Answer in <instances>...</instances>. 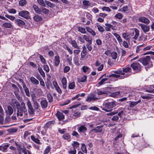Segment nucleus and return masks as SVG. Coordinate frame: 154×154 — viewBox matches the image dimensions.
Here are the masks:
<instances>
[{"label":"nucleus","mask_w":154,"mask_h":154,"mask_svg":"<svg viewBox=\"0 0 154 154\" xmlns=\"http://www.w3.org/2000/svg\"><path fill=\"white\" fill-rule=\"evenodd\" d=\"M117 102L115 101L108 103L105 102L103 103V105L105 108H102V109L107 112H110L112 110L111 109L107 110L106 108L111 109L116 106L117 105Z\"/></svg>","instance_id":"nucleus-3"},{"label":"nucleus","mask_w":154,"mask_h":154,"mask_svg":"<svg viewBox=\"0 0 154 154\" xmlns=\"http://www.w3.org/2000/svg\"><path fill=\"white\" fill-rule=\"evenodd\" d=\"M47 97L48 100L49 102H51L53 101V97L51 95V94L48 93L47 94Z\"/></svg>","instance_id":"nucleus-50"},{"label":"nucleus","mask_w":154,"mask_h":154,"mask_svg":"<svg viewBox=\"0 0 154 154\" xmlns=\"http://www.w3.org/2000/svg\"><path fill=\"white\" fill-rule=\"evenodd\" d=\"M31 139L37 143H39L40 140L37 138H35L34 136L32 135L31 136Z\"/></svg>","instance_id":"nucleus-44"},{"label":"nucleus","mask_w":154,"mask_h":154,"mask_svg":"<svg viewBox=\"0 0 154 154\" xmlns=\"http://www.w3.org/2000/svg\"><path fill=\"white\" fill-rule=\"evenodd\" d=\"M103 126H100L97 127L91 131V132L94 131L96 133L101 132L103 131Z\"/></svg>","instance_id":"nucleus-15"},{"label":"nucleus","mask_w":154,"mask_h":154,"mask_svg":"<svg viewBox=\"0 0 154 154\" xmlns=\"http://www.w3.org/2000/svg\"><path fill=\"white\" fill-rule=\"evenodd\" d=\"M29 14V12L26 11H20L18 13L19 16L26 19H29L30 18Z\"/></svg>","instance_id":"nucleus-6"},{"label":"nucleus","mask_w":154,"mask_h":154,"mask_svg":"<svg viewBox=\"0 0 154 154\" xmlns=\"http://www.w3.org/2000/svg\"><path fill=\"white\" fill-rule=\"evenodd\" d=\"M108 80V79L107 78L103 79L99 83V84L100 85H101L103 84L105 82Z\"/></svg>","instance_id":"nucleus-60"},{"label":"nucleus","mask_w":154,"mask_h":154,"mask_svg":"<svg viewBox=\"0 0 154 154\" xmlns=\"http://www.w3.org/2000/svg\"><path fill=\"white\" fill-rule=\"evenodd\" d=\"M97 98L95 97L93 95L92 97H88L87 99H86V101L88 102H90L93 100H97Z\"/></svg>","instance_id":"nucleus-31"},{"label":"nucleus","mask_w":154,"mask_h":154,"mask_svg":"<svg viewBox=\"0 0 154 154\" xmlns=\"http://www.w3.org/2000/svg\"><path fill=\"white\" fill-rule=\"evenodd\" d=\"M151 57L149 56H147L144 58H140L138 61L141 63L144 66L148 65L149 67L152 66V62L150 61Z\"/></svg>","instance_id":"nucleus-4"},{"label":"nucleus","mask_w":154,"mask_h":154,"mask_svg":"<svg viewBox=\"0 0 154 154\" xmlns=\"http://www.w3.org/2000/svg\"><path fill=\"white\" fill-rule=\"evenodd\" d=\"M37 1L40 5L44 7H45V3L43 0H37Z\"/></svg>","instance_id":"nucleus-42"},{"label":"nucleus","mask_w":154,"mask_h":154,"mask_svg":"<svg viewBox=\"0 0 154 154\" xmlns=\"http://www.w3.org/2000/svg\"><path fill=\"white\" fill-rule=\"evenodd\" d=\"M120 94V91H117L112 93L111 94L110 96L113 97H118Z\"/></svg>","instance_id":"nucleus-33"},{"label":"nucleus","mask_w":154,"mask_h":154,"mask_svg":"<svg viewBox=\"0 0 154 154\" xmlns=\"http://www.w3.org/2000/svg\"><path fill=\"white\" fill-rule=\"evenodd\" d=\"M111 55L112 58L114 60L116 59L117 57V54L115 51H113L111 54Z\"/></svg>","instance_id":"nucleus-43"},{"label":"nucleus","mask_w":154,"mask_h":154,"mask_svg":"<svg viewBox=\"0 0 154 154\" xmlns=\"http://www.w3.org/2000/svg\"><path fill=\"white\" fill-rule=\"evenodd\" d=\"M8 110H5L6 112L9 116L11 115L13 112V109L12 107L10 106H7Z\"/></svg>","instance_id":"nucleus-17"},{"label":"nucleus","mask_w":154,"mask_h":154,"mask_svg":"<svg viewBox=\"0 0 154 154\" xmlns=\"http://www.w3.org/2000/svg\"><path fill=\"white\" fill-rule=\"evenodd\" d=\"M15 22L18 26H22L25 24V22L20 19H16L15 20Z\"/></svg>","instance_id":"nucleus-18"},{"label":"nucleus","mask_w":154,"mask_h":154,"mask_svg":"<svg viewBox=\"0 0 154 154\" xmlns=\"http://www.w3.org/2000/svg\"><path fill=\"white\" fill-rule=\"evenodd\" d=\"M45 4L47 5L50 7L51 8H53L55 6V5L54 4L52 3L51 2H49L48 1L45 0Z\"/></svg>","instance_id":"nucleus-29"},{"label":"nucleus","mask_w":154,"mask_h":154,"mask_svg":"<svg viewBox=\"0 0 154 154\" xmlns=\"http://www.w3.org/2000/svg\"><path fill=\"white\" fill-rule=\"evenodd\" d=\"M145 46V44H143L137 46L136 48V52L137 53H139L140 51L142 49V47H144Z\"/></svg>","instance_id":"nucleus-36"},{"label":"nucleus","mask_w":154,"mask_h":154,"mask_svg":"<svg viewBox=\"0 0 154 154\" xmlns=\"http://www.w3.org/2000/svg\"><path fill=\"white\" fill-rule=\"evenodd\" d=\"M27 2L26 0H20L19 2V5L23 6L26 4Z\"/></svg>","instance_id":"nucleus-51"},{"label":"nucleus","mask_w":154,"mask_h":154,"mask_svg":"<svg viewBox=\"0 0 154 154\" xmlns=\"http://www.w3.org/2000/svg\"><path fill=\"white\" fill-rule=\"evenodd\" d=\"M50 147L48 146L44 151V154H48L50 151Z\"/></svg>","instance_id":"nucleus-64"},{"label":"nucleus","mask_w":154,"mask_h":154,"mask_svg":"<svg viewBox=\"0 0 154 154\" xmlns=\"http://www.w3.org/2000/svg\"><path fill=\"white\" fill-rule=\"evenodd\" d=\"M122 14L120 13H118L115 16V17L119 19H121L122 18Z\"/></svg>","instance_id":"nucleus-56"},{"label":"nucleus","mask_w":154,"mask_h":154,"mask_svg":"<svg viewBox=\"0 0 154 154\" xmlns=\"http://www.w3.org/2000/svg\"><path fill=\"white\" fill-rule=\"evenodd\" d=\"M87 76L86 75H84L82 77L79 79V81L81 82H84L86 81Z\"/></svg>","instance_id":"nucleus-46"},{"label":"nucleus","mask_w":154,"mask_h":154,"mask_svg":"<svg viewBox=\"0 0 154 154\" xmlns=\"http://www.w3.org/2000/svg\"><path fill=\"white\" fill-rule=\"evenodd\" d=\"M83 3L84 5L85 6H89L91 5V3L89 1L84 0L83 2Z\"/></svg>","instance_id":"nucleus-59"},{"label":"nucleus","mask_w":154,"mask_h":154,"mask_svg":"<svg viewBox=\"0 0 154 154\" xmlns=\"http://www.w3.org/2000/svg\"><path fill=\"white\" fill-rule=\"evenodd\" d=\"M78 131L79 133L82 132L84 133L87 130V128L85 126V125H81L80 127L77 128Z\"/></svg>","instance_id":"nucleus-13"},{"label":"nucleus","mask_w":154,"mask_h":154,"mask_svg":"<svg viewBox=\"0 0 154 154\" xmlns=\"http://www.w3.org/2000/svg\"><path fill=\"white\" fill-rule=\"evenodd\" d=\"M55 122L54 120L51 121L47 122L45 124V127L46 128H48L50 126L52 125H53L55 124Z\"/></svg>","instance_id":"nucleus-26"},{"label":"nucleus","mask_w":154,"mask_h":154,"mask_svg":"<svg viewBox=\"0 0 154 154\" xmlns=\"http://www.w3.org/2000/svg\"><path fill=\"white\" fill-rule=\"evenodd\" d=\"M102 10L103 11H106L108 12H110L111 11V9L108 7H106L104 6L102 8Z\"/></svg>","instance_id":"nucleus-61"},{"label":"nucleus","mask_w":154,"mask_h":154,"mask_svg":"<svg viewBox=\"0 0 154 154\" xmlns=\"http://www.w3.org/2000/svg\"><path fill=\"white\" fill-rule=\"evenodd\" d=\"M33 8L36 13L38 14H40L41 10L37 5H33Z\"/></svg>","instance_id":"nucleus-32"},{"label":"nucleus","mask_w":154,"mask_h":154,"mask_svg":"<svg viewBox=\"0 0 154 154\" xmlns=\"http://www.w3.org/2000/svg\"><path fill=\"white\" fill-rule=\"evenodd\" d=\"M30 80L31 82L35 85H38L39 84L38 81L33 77H31L30 78Z\"/></svg>","instance_id":"nucleus-20"},{"label":"nucleus","mask_w":154,"mask_h":154,"mask_svg":"<svg viewBox=\"0 0 154 154\" xmlns=\"http://www.w3.org/2000/svg\"><path fill=\"white\" fill-rule=\"evenodd\" d=\"M38 70L42 76L44 77L45 76V74L44 72L43 71L41 67H39L38 68Z\"/></svg>","instance_id":"nucleus-37"},{"label":"nucleus","mask_w":154,"mask_h":154,"mask_svg":"<svg viewBox=\"0 0 154 154\" xmlns=\"http://www.w3.org/2000/svg\"><path fill=\"white\" fill-rule=\"evenodd\" d=\"M71 44L72 47L74 48H77V49H79V46L78 45L76 41L75 40H71Z\"/></svg>","instance_id":"nucleus-19"},{"label":"nucleus","mask_w":154,"mask_h":154,"mask_svg":"<svg viewBox=\"0 0 154 154\" xmlns=\"http://www.w3.org/2000/svg\"><path fill=\"white\" fill-rule=\"evenodd\" d=\"M140 102L141 100H139L137 101L130 102V103H129L130 107L131 108H133L138 103H140Z\"/></svg>","instance_id":"nucleus-25"},{"label":"nucleus","mask_w":154,"mask_h":154,"mask_svg":"<svg viewBox=\"0 0 154 154\" xmlns=\"http://www.w3.org/2000/svg\"><path fill=\"white\" fill-rule=\"evenodd\" d=\"M97 26L98 30L100 32H103L104 31V29L100 25H97Z\"/></svg>","instance_id":"nucleus-49"},{"label":"nucleus","mask_w":154,"mask_h":154,"mask_svg":"<svg viewBox=\"0 0 154 154\" xmlns=\"http://www.w3.org/2000/svg\"><path fill=\"white\" fill-rule=\"evenodd\" d=\"M81 149L82 151L85 153H87V150L86 149V145L84 144H82V146Z\"/></svg>","instance_id":"nucleus-47"},{"label":"nucleus","mask_w":154,"mask_h":154,"mask_svg":"<svg viewBox=\"0 0 154 154\" xmlns=\"http://www.w3.org/2000/svg\"><path fill=\"white\" fill-rule=\"evenodd\" d=\"M87 51H82L81 53V57L80 60H82L85 56L86 55Z\"/></svg>","instance_id":"nucleus-41"},{"label":"nucleus","mask_w":154,"mask_h":154,"mask_svg":"<svg viewBox=\"0 0 154 154\" xmlns=\"http://www.w3.org/2000/svg\"><path fill=\"white\" fill-rule=\"evenodd\" d=\"M78 31L81 32L82 33L85 34L86 33V32L85 28L79 26L78 28Z\"/></svg>","instance_id":"nucleus-40"},{"label":"nucleus","mask_w":154,"mask_h":154,"mask_svg":"<svg viewBox=\"0 0 154 154\" xmlns=\"http://www.w3.org/2000/svg\"><path fill=\"white\" fill-rule=\"evenodd\" d=\"M131 66L133 70L136 72H138L141 70V66L137 62H135L131 65Z\"/></svg>","instance_id":"nucleus-5"},{"label":"nucleus","mask_w":154,"mask_h":154,"mask_svg":"<svg viewBox=\"0 0 154 154\" xmlns=\"http://www.w3.org/2000/svg\"><path fill=\"white\" fill-rule=\"evenodd\" d=\"M122 37L125 38V39L129 41L130 38H129V35L127 33H124L122 34Z\"/></svg>","instance_id":"nucleus-30"},{"label":"nucleus","mask_w":154,"mask_h":154,"mask_svg":"<svg viewBox=\"0 0 154 154\" xmlns=\"http://www.w3.org/2000/svg\"><path fill=\"white\" fill-rule=\"evenodd\" d=\"M12 104L15 105L17 109V117L20 119H22L23 118V113L24 115L27 116V110L25 103L22 102L20 104L19 102L15 99H12L11 100Z\"/></svg>","instance_id":"nucleus-1"},{"label":"nucleus","mask_w":154,"mask_h":154,"mask_svg":"<svg viewBox=\"0 0 154 154\" xmlns=\"http://www.w3.org/2000/svg\"><path fill=\"white\" fill-rule=\"evenodd\" d=\"M32 100L33 102V105L34 107V109L35 110H38L39 109L40 106L39 104L37 102L36 100L34 98H32Z\"/></svg>","instance_id":"nucleus-10"},{"label":"nucleus","mask_w":154,"mask_h":154,"mask_svg":"<svg viewBox=\"0 0 154 154\" xmlns=\"http://www.w3.org/2000/svg\"><path fill=\"white\" fill-rule=\"evenodd\" d=\"M83 38L88 42V43L92 44V39L91 37L90 36L84 35L83 36Z\"/></svg>","instance_id":"nucleus-12"},{"label":"nucleus","mask_w":154,"mask_h":154,"mask_svg":"<svg viewBox=\"0 0 154 154\" xmlns=\"http://www.w3.org/2000/svg\"><path fill=\"white\" fill-rule=\"evenodd\" d=\"M4 113L0 114V123L2 124H4Z\"/></svg>","instance_id":"nucleus-53"},{"label":"nucleus","mask_w":154,"mask_h":154,"mask_svg":"<svg viewBox=\"0 0 154 154\" xmlns=\"http://www.w3.org/2000/svg\"><path fill=\"white\" fill-rule=\"evenodd\" d=\"M5 17L11 20H14L15 18L14 17L9 15L8 14H6Z\"/></svg>","instance_id":"nucleus-55"},{"label":"nucleus","mask_w":154,"mask_h":154,"mask_svg":"<svg viewBox=\"0 0 154 154\" xmlns=\"http://www.w3.org/2000/svg\"><path fill=\"white\" fill-rule=\"evenodd\" d=\"M139 25L141 27L144 33H146L149 31L150 29L149 26L141 23L139 24Z\"/></svg>","instance_id":"nucleus-8"},{"label":"nucleus","mask_w":154,"mask_h":154,"mask_svg":"<svg viewBox=\"0 0 154 154\" xmlns=\"http://www.w3.org/2000/svg\"><path fill=\"white\" fill-rule=\"evenodd\" d=\"M63 88L66 89L67 87V80L66 78H63L61 80Z\"/></svg>","instance_id":"nucleus-24"},{"label":"nucleus","mask_w":154,"mask_h":154,"mask_svg":"<svg viewBox=\"0 0 154 154\" xmlns=\"http://www.w3.org/2000/svg\"><path fill=\"white\" fill-rule=\"evenodd\" d=\"M30 152L29 150H27L23 146L22 148L20 149L18 152V154H28Z\"/></svg>","instance_id":"nucleus-11"},{"label":"nucleus","mask_w":154,"mask_h":154,"mask_svg":"<svg viewBox=\"0 0 154 154\" xmlns=\"http://www.w3.org/2000/svg\"><path fill=\"white\" fill-rule=\"evenodd\" d=\"M63 137L65 139L67 140L70 138V136L68 133H66L63 135Z\"/></svg>","instance_id":"nucleus-62"},{"label":"nucleus","mask_w":154,"mask_h":154,"mask_svg":"<svg viewBox=\"0 0 154 154\" xmlns=\"http://www.w3.org/2000/svg\"><path fill=\"white\" fill-rule=\"evenodd\" d=\"M3 26L5 28H10L12 27V25L10 23H5L3 24Z\"/></svg>","instance_id":"nucleus-39"},{"label":"nucleus","mask_w":154,"mask_h":154,"mask_svg":"<svg viewBox=\"0 0 154 154\" xmlns=\"http://www.w3.org/2000/svg\"><path fill=\"white\" fill-rule=\"evenodd\" d=\"M113 34L116 37V38L117 39L119 42L120 44H121L122 43V38H121V37L119 35L116 33H115Z\"/></svg>","instance_id":"nucleus-23"},{"label":"nucleus","mask_w":154,"mask_h":154,"mask_svg":"<svg viewBox=\"0 0 154 154\" xmlns=\"http://www.w3.org/2000/svg\"><path fill=\"white\" fill-rule=\"evenodd\" d=\"M86 29L87 31L89 32L92 35L94 36L96 35L95 32L89 27H87Z\"/></svg>","instance_id":"nucleus-28"},{"label":"nucleus","mask_w":154,"mask_h":154,"mask_svg":"<svg viewBox=\"0 0 154 154\" xmlns=\"http://www.w3.org/2000/svg\"><path fill=\"white\" fill-rule=\"evenodd\" d=\"M75 49V50L73 51V53L75 57H78V56L79 55V54L80 52V50H79Z\"/></svg>","instance_id":"nucleus-48"},{"label":"nucleus","mask_w":154,"mask_h":154,"mask_svg":"<svg viewBox=\"0 0 154 154\" xmlns=\"http://www.w3.org/2000/svg\"><path fill=\"white\" fill-rule=\"evenodd\" d=\"M114 74L116 75H124V73L123 72L122 69L119 68L116 70L114 71Z\"/></svg>","instance_id":"nucleus-21"},{"label":"nucleus","mask_w":154,"mask_h":154,"mask_svg":"<svg viewBox=\"0 0 154 154\" xmlns=\"http://www.w3.org/2000/svg\"><path fill=\"white\" fill-rule=\"evenodd\" d=\"M70 67L67 66H65L63 69V72L64 73H66L68 72L70 70Z\"/></svg>","instance_id":"nucleus-57"},{"label":"nucleus","mask_w":154,"mask_h":154,"mask_svg":"<svg viewBox=\"0 0 154 154\" xmlns=\"http://www.w3.org/2000/svg\"><path fill=\"white\" fill-rule=\"evenodd\" d=\"M138 20L146 24H148L150 22L149 20L145 17H139Z\"/></svg>","instance_id":"nucleus-16"},{"label":"nucleus","mask_w":154,"mask_h":154,"mask_svg":"<svg viewBox=\"0 0 154 154\" xmlns=\"http://www.w3.org/2000/svg\"><path fill=\"white\" fill-rule=\"evenodd\" d=\"M60 57L58 55H56L54 60V65L55 66H58L60 63Z\"/></svg>","instance_id":"nucleus-14"},{"label":"nucleus","mask_w":154,"mask_h":154,"mask_svg":"<svg viewBox=\"0 0 154 154\" xmlns=\"http://www.w3.org/2000/svg\"><path fill=\"white\" fill-rule=\"evenodd\" d=\"M72 145L74 149H75L78 147H79V143L77 142L74 141L72 143Z\"/></svg>","instance_id":"nucleus-35"},{"label":"nucleus","mask_w":154,"mask_h":154,"mask_svg":"<svg viewBox=\"0 0 154 154\" xmlns=\"http://www.w3.org/2000/svg\"><path fill=\"white\" fill-rule=\"evenodd\" d=\"M9 146L8 144H7L4 145V146H0V150H1L3 152L6 151V150L8 147Z\"/></svg>","instance_id":"nucleus-27"},{"label":"nucleus","mask_w":154,"mask_h":154,"mask_svg":"<svg viewBox=\"0 0 154 154\" xmlns=\"http://www.w3.org/2000/svg\"><path fill=\"white\" fill-rule=\"evenodd\" d=\"M134 31L135 32V35L133 38L134 39L136 40L139 35V31L137 29H134Z\"/></svg>","instance_id":"nucleus-34"},{"label":"nucleus","mask_w":154,"mask_h":154,"mask_svg":"<svg viewBox=\"0 0 154 154\" xmlns=\"http://www.w3.org/2000/svg\"><path fill=\"white\" fill-rule=\"evenodd\" d=\"M39 58L40 59V60L41 61V62L43 64H46V60L45 58L42 56L40 55L39 56Z\"/></svg>","instance_id":"nucleus-58"},{"label":"nucleus","mask_w":154,"mask_h":154,"mask_svg":"<svg viewBox=\"0 0 154 154\" xmlns=\"http://www.w3.org/2000/svg\"><path fill=\"white\" fill-rule=\"evenodd\" d=\"M44 69L47 72H48L49 71V68L48 65H44L43 66Z\"/></svg>","instance_id":"nucleus-63"},{"label":"nucleus","mask_w":154,"mask_h":154,"mask_svg":"<svg viewBox=\"0 0 154 154\" xmlns=\"http://www.w3.org/2000/svg\"><path fill=\"white\" fill-rule=\"evenodd\" d=\"M75 87V84L74 82H72L70 83L68 86L69 88L70 89H74Z\"/></svg>","instance_id":"nucleus-45"},{"label":"nucleus","mask_w":154,"mask_h":154,"mask_svg":"<svg viewBox=\"0 0 154 154\" xmlns=\"http://www.w3.org/2000/svg\"><path fill=\"white\" fill-rule=\"evenodd\" d=\"M33 18L34 20L36 21H38L39 20H42V17L38 15H35L34 17Z\"/></svg>","instance_id":"nucleus-38"},{"label":"nucleus","mask_w":154,"mask_h":154,"mask_svg":"<svg viewBox=\"0 0 154 154\" xmlns=\"http://www.w3.org/2000/svg\"><path fill=\"white\" fill-rule=\"evenodd\" d=\"M27 105L28 108V111L29 114H33L35 110L33 108L31 103L29 100L27 101Z\"/></svg>","instance_id":"nucleus-7"},{"label":"nucleus","mask_w":154,"mask_h":154,"mask_svg":"<svg viewBox=\"0 0 154 154\" xmlns=\"http://www.w3.org/2000/svg\"><path fill=\"white\" fill-rule=\"evenodd\" d=\"M106 26L105 27L106 30L107 31H109L110 30L111 24L109 23H106L105 24Z\"/></svg>","instance_id":"nucleus-54"},{"label":"nucleus","mask_w":154,"mask_h":154,"mask_svg":"<svg viewBox=\"0 0 154 154\" xmlns=\"http://www.w3.org/2000/svg\"><path fill=\"white\" fill-rule=\"evenodd\" d=\"M58 119L59 120H62L64 118V116L63 114L60 112H58L56 114Z\"/></svg>","instance_id":"nucleus-22"},{"label":"nucleus","mask_w":154,"mask_h":154,"mask_svg":"<svg viewBox=\"0 0 154 154\" xmlns=\"http://www.w3.org/2000/svg\"><path fill=\"white\" fill-rule=\"evenodd\" d=\"M8 12L10 13L15 14L16 13V10L14 8H9L8 9Z\"/></svg>","instance_id":"nucleus-52"},{"label":"nucleus","mask_w":154,"mask_h":154,"mask_svg":"<svg viewBox=\"0 0 154 154\" xmlns=\"http://www.w3.org/2000/svg\"><path fill=\"white\" fill-rule=\"evenodd\" d=\"M40 103L42 109H44L48 106V102L47 100L45 99L41 101Z\"/></svg>","instance_id":"nucleus-9"},{"label":"nucleus","mask_w":154,"mask_h":154,"mask_svg":"<svg viewBox=\"0 0 154 154\" xmlns=\"http://www.w3.org/2000/svg\"><path fill=\"white\" fill-rule=\"evenodd\" d=\"M123 72L124 73V75H116V74H112L109 75L107 77H113L118 78L119 79H122L126 78L129 76L131 74L130 73L131 72V69L129 67H124L122 68Z\"/></svg>","instance_id":"nucleus-2"}]
</instances>
